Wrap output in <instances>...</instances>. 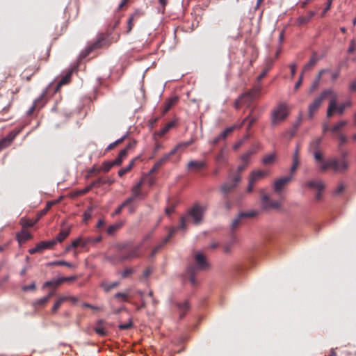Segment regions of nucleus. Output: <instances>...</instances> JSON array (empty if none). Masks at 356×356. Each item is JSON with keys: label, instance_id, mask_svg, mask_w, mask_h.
<instances>
[{"label": "nucleus", "instance_id": "e433bc0d", "mask_svg": "<svg viewBox=\"0 0 356 356\" xmlns=\"http://www.w3.org/2000/svg\"><path fill=\"white\" fill-rule=\"evenodd\" d=\"M119 284H120L119 282H114L112 283H108L106 282H103L101 284V286L104 289V290L106 292H108L111 290H112L113 289L118 287Z\"/></svg>", "mask_w": 356, "mask_h": 356}, {"label": "nucleus", "instance_id": "393cba45", "mask_svg": "<svg viewBox=\"0 0 356 356\" xmlns=\"http://www.w3.org/2000/svg\"><path fill=\"white\" fill-rule=\"evenodd\" d=\"M253 214L250 213H241L236 218L232 220L231 227L235 229L241 224V220L245 216H252Z\"/></svg>", "mask_w": 356, "mask_h": 356}, {"label": "nucleus", "instance_id": "f3484780", "mask_svg": "<svg viewBox=\"0 0 356 356\" xmlns=\"http://www.w3.org/2000/svg\"><path fill=\"white\" fill-rule=\"evenodd\" d=\"M47 102L46 92H44L38 99H36L32 106L27 111V115H31L36 109L42 108Z\"/></svg>", "mask_w": 356, "mask_h": 356}, {"label": "nucleus", "instance_id": "72a5a7b5", "mask_svg": "<svg viewBox=\"0 0 356 356\" xmlns=\"http://www.w3.org/2000/svg\"><path fill=\"white\" fill-rule=\"evenodd\" d=\"M256 153L254 147L250 149L247 152L243 154L241 156L242 162L248 164L252 155Z\"/></svg>", "mask_w": 356, "mask_h": 356}, {"label": "nucleus", "instance_id": "7ed1b4c3", "mask_svg": "<svg viewBox=\"0 0 356 356\" xmlns=\"http://www.w3.org/2000/svg\"><path fill=\"white\" fill-rule=\"evenodd\" d=\"M204 212V207L199 204H195L188 211L185 216L180 218L179 225L177 227H175V232L179 229H186V223L191 220H192L193 222L195 225L200 224L202 220Z\"/></svg>", "mask_w": 356, "mask_h": 356}, {"label": "nucleus", "instance_id": "052dcab7", "mask_svg": "<svg viewBox=\"0 0 356 356\" xmlns=\"http://www.w3.org/2000/svg\"><path fill=\"white\" fill-rule=\"evenodd\" d=\"M248 136H245L244 137V138L238 140V142H236L234 145V150H237L238 149H239L242 145L244 143L245 140L248 138Z\"/></svg>", "mask_w": 356, "mask_h": 356}, {"label": "nucleus", "instance_id": "2f4dec72", "mask_svg": "<svg viewBox=\"0 0 356 356\" xmlns=\"http://www.w3.org/2000/svg\"><path fill=\"white\" fill-rule=\"evenodd\" d=\"M95 331L97 334L102 337H104L107 334V330L102 321L98 322L97 326L95 327Z\"/></svg>", "mask_w": 356, "mask_h": 356}, {"label": "nucleus", "instance_id": "4d7b16f0", "mask_svg": "<svg viewBox=\"0 0 356 356\" xmlns=\"http://www.w3.org/2000/svg\"><path fill=\"white\" fill-rule=\"evenodd\" d=\"M77 279V277L76 276H70V277H60L59 280H60V282L61 283V284L65 282H72V281H74Z\"/></svg>", "mask_w": 356, "mask_h": 356}, {"label": "nucleus", "instance_id": "79ce46f5", "mask_svg": "<svg viewBox=\"0 0 356 356\" xmlns=\"http://www.w3.org/2000/svg\"><path fill=\"white\" fill-rule=\"evenodd\" d=\"M48 266H65L69 268H74L75 266L70 262L65 261H57L49 263Z\"/></svg>", "mask_w": 356, "mask_h": 356}, {"label": "nucleus", "instance_id": "bf43d9fd", "mask_svg": "<svg viewBox=\"0 0 356 356\" xmlns=\"http://www.w3.org/2000/svg\"><path fill=\"white\" fill-rule=\"evenodd\" d=\"M133 324H132V321L130 320L128 323H123V324H120L118 325V327L120 330H129L130 329L131 327H132Z\"/></svg>", "mask_w": 356, "mask_h": 356}, {"label": "nucleus", "instance_id": "37998d69", "mask_svg": "<svg viewBox=\"0 0 356 356\" xmlns=\"http://www.w3.org/2000/svg\"><path fill=\"white\" fill-rule=\"evenodd\" d=\"M347 124V122L345 120H342L337 123L334 126H333L330 131L333 133H337L340 129H341L343 127Z\"/></svg>", "mask_w": 356, "mask_h": 356}, {"label": "nucleus", "instance_id": "c03bdc74", "mask_svg": "<svg viewBox=\"0 0 356 356\" xmlns=\"http://www.w3.org/2000/svg\"><path fill=\"white\" fill-rule=\"evenodd\" d=\"M236 125L226 128L224 131L220 133V137L225 139L234 129H236Z\"/></svg>", "mask_w": 356, "mask_h": 356}, {"label": "nucleus", "instance_id": "69168bd1", "mask_svg": "<svg viewBox=\"0 0 356 356\" xmlns=\"http://www.w3.org/2000/svg\"><path fill=\"white\" fill-rule=\"evenodd\" d=\"M299 165V161H295V160H293V164L291 167V169H290V172H291V175H292L296 170V169L298 168Z\"/></svg>", "mask_w": 356, "mask_h": 356}, {"label": "nucleus", "instance_id": "a18cd8bd", "mask_svg": "<svg viewBox=\"0 0 356 356\" xmlns=\"http://www.w3.org/2000/svg\"><path fill=\"white\" fill-rule=\"evenodd\" d=\"M128 293H122V292H118L115 294L114 298L118 300H120L122 302H127L128 301Z\"/></svg>", "mask_w": 356, "mask_h": 356}, {"label": "nucleus", "instance_id": "dca6fc26", "mask_svg": "<svg viewBox=\"0 0 356 356\" xmlns=\"http://www.w3.org/2000/svg\"><path fill=\"white\" fill-rule=\"evenodd\" d=\"M261 196L262 206L264 209H279L280 207L281 204L278 201L271 200L268 195L264 193L263 191H261Z\"/></svg>", "mask_w": 356, "mask_h": 356}, {"label": "nucleus", "instance_id": "aec40b11", "mask_svg": "<svg viewBox=\"0 0 356 356\" xmlns=\"http://www.w3.org/2000/svg\"><path fill=\"white\" fill-rule=\"evenodd\" d=\"M76 65H73L71 69L68 70L65 74L58 81L55 89H60V88L69 83L71 75L76 70Z\"/></svg>", "mask_w": 356, "mask_h": 356}, {"label": "nucleus", "instance_id": "5701e85b", "mask_svg": "<svg viewBox=\"0 0 356 356\" xmlns=\"http://www.w3.org/2000/svg\"><path fill=\"white\" fill-rule=\"evenodd\" d=\"M207 167V163L201 161H191L187 164L188 169H193L195 170H199Z\"/></svg>", "mask_w": 356, "mask_h": 356}, {"label": "nucleus", "instance_id": "5fc2aeb1", "mask_svg": "<svg viewBox=\"0 0 356 356\" xmlns=\"http://www.w3.org/2000/svg\"><path fill=\"white\" fill-rule=\"evenodd\" d=\"M321 143V138L315 139L310 145L311 148L314 149V150L318 149Z\"/></svg>", "mask_w": 356, "mask_h": 356}, {"label": "nucleus", "instance_id": "864d4df0", "mask_svg": "<svg viewBox=\"0 0 356 356\" xmlns=\"http://www.w3.org/2000/svg\"><path fill=\"white\" fill-rule=\"evenodd\" d=\"M106 184V181L102 178H99L91 182L90 185L92 188L94 187H99L103 184Z\"/></svg>", "mask_w": 356, "mask_h": 356}, {"label": "nucleus", "instance_id": "e2e57ef3", "mask_svg": "<svg viewBox=\"0 0 356 356\" xmlns=\"http://www.w3.org/2000/svg\"><path fill=\"white\" fill-rule=\"evenodd\" d=\"M113 166H114V165L112 161L105 162L103 164V170L104 172H108Z\"/></svg>", "mask_w": 356, "mask_h": 356}, {"label": "nucleus", "instance_id": "49530a36", "mask_svg": "<svg viewBox=\"0 0 356 356\" xmlns=\"http://www.w3.org/2000/svg\"><path fill=\"white\" fill-rule=\"evenodd\" d=\"M129 200H125L122 202V204H120V206H119V207L115 209V211H114V213H113V216H116V215H119V214H120V213H121V212H122V209H123L125 207H127V206H128V205H129V204H130L129 203Z\"/></svg>", "mask_w": 356, "mask_h": 356}, {"label": "nucleus", "instance_id": "bb28decb", "mask_svg": "<svg viewBox=\"0 0 356 356\" xmlns=\"http://www.w3.org/2000/svg\"><path fill=\"white\" fill-rule=\"evenodd\" d=\"M31 237L32 235L29 232L24 230L17 234V240L19 244L25 243L28 240L31 239Z\"/></svg>", "mask_w": 356, "mask_h": 356}, {"label": "nucleus", "instance_id": "0e129e2a", "mask_svg": "<svg viewBox=\"0 0 356 356\" xmlns=\"http://www.w3.org/2000/svg\"><path fill=\"white\" fill-rule=\"evenodd\" d=\"M332 1L333 0H327L326 6L321 13L322 17H323L325 15V13L330 9Z\"/></svg>", "mask_w": 356, "mask_h": 356}, {"label": "nucleus", "instance_id": "de8ad7c7", "mask_svg": "<svg viewBox=\"0 0 356 356\" xmlns=\"http://www.w3.org/2000/svg\"><path fill=\"white\" fill-rule=\"evenodd\" d=\"M51 203L50 202H48L45 207L44 209H43L42 210L40 211L38 214H37V219H36V221L38 220H39L40 218H42L43 216H44L47 211L49 210V209L51 208Z\"/></svg>", "mask_w": 356, "mask_h": 356}, {"label": "nucleus", "instance_id": "473e14b6", "mask_svg": "<svg viewBox=\"0 0 356 356\" xmlns=\"http://www.w3.org/2000/svg\"><path fill=\"white\" fill-rule=\"evenodd\" d=\"M70 298L69 296H61L57 300L56 302H55V304L54 305V306L52 307V309H51V312L52 313H56L58 309L60 308V307L61 306V305L65 302V301H67L68 300V299Z\"/></svg>", "mask_w": 356, "mask_h": 356}, {"label": "nucleus", "instance_id": "20e7f679", "mask_svg": "<svg viewBox=\"0 0 356 356\" xmlns=\"http://www.w3.org/2000/svg\"><path fill=\"white\" fill-rule=\"evenodd\" d=\"M340 69L332 70L331 69H323L321 70L314 80L311 89H316L320 86V83H330L334 82L339 76Z\"/></svg>", "mask_w": 356, "mask_h": 356}, {"label": "nucleus", "instance_id": "b1692460", "mask_svg": "<svg viewBox=\"0 0 356 356\" xmlns=\"http://www.w3.org/2000/svg\"><path fill=\"white\" fill-rule=\"evenodd\" d=\"M268 175V172L266 170H256L251 172L250 178L252 181L257 182L260 179Z\"/></svg>", "mask_w": 356, "mask_h": 356}, {"label": "nucleus", "instance_id": "423d86ee", "mask_svg": "<svg viewBox=\"0 0 356 356\" xmlns=\"http://www.w3.org/2000/svg\"><path fill=\"white\" fill-rule=\"evenodd\" d=\"M195 260L196 265L191 266L188 270L189 280L192 285L196 284V280L195 275L199 270H203L208 268V263L205 257L200 252H197L195 255Z\"/></svg>", "mask_w": 356, "mask_h": 356}, {"label": "nucleus", "instance_id": "39448f33", "mask_svg": "<svg viewBox=\"0 0 356 356\" xmlns=\"http://www.w3.org/2000/svg\"><path fill=\"white\" fill-rule=\"evenodd\" d=\"M289 115V108L284 102L279 103L271 111L270 122L273 127H276L284 122Z\"/></svg>", "mask_w": 356, "mask_h": 356}, {"label": "nucleus", "instance_id": "680f3d73", "mask_svg": "<svg viewBox=\"0 0 356 356\" xmlns=\"http://www.w3.org/2000/svg\"><path fill=\"white\" fill-rule=\"evenodd\" d=\"M356 50V44L354 40H350L349 47L347 50L348 54H352Z\"/></svg>", "mask_w": 356, "mask_h": 356}, {"label": "nucleus", "instance_id": "13d9d810", "mask_svg": "<svg viewBox=\"0 0 356 356\" xmlns=\"http://www.w3.org/2000/svg\"><path fill=\"white\" fill-rule=\"evenodd\" d=\"M134 272V270L133 268H126L122 272V277L127 278L129 277Z\"/></svg>", "mask_w": 356, "mask_h": 356}, {"label": "nucleus", "instance_id": "9d476101", "mask_svg": "<svg viewBox=\"0 0 356 356\" xmlns=\"http://www.w3.org/2000/svg\"><path fill=\"white\" fill-rule=\"evenodd\" d=\"M332 95V90H323L321 95L314 99V101L309 106L308 115L309 118H312L314 113L321 106L323 101L330 99Z\"/></svg>", "mask_w": 356, "mask_h": 356}, {"label": "nucleus", "instance_id": "6ab92c4d", "mask_svg": "<svg viewBox=\"0 0 356 356\" xmlns=\"http://www.w3.org/2000/svg\"><path fill=\"white\" fill-rule=\"evenodd\" d=\"M91 240L88 239V237L83 238V237H79L76 239L74 240L70 245H67L65 248L66 252H69L71 250L72 248H75L79 246L84 248L87 246L88 244L90 243V241Z\"/></svg>", "mask_w": 356, "mask_h": 356}, {"label": "nucleus", "instance_id": "338daca9", "mask_svg": "<svg viewBox=\"0 0 356 356\" xmlns=\"http://www.w3.org/2000/svg\"><path fill=\"white\" fill-rule=\"evenodd\" d=\"M35 289H36V286H35V284L34 282H33L32 284H31L29 285L24 286L22 287V290L24 291H34Z\"/></svg>", "mask_w": 356, "mask_h": 356}, {"label": "nucleus", "instance_id": "f704fd0d", "mask_svg": "<svg viewBox=\"0 0 356 356\" xmlns=\"http://www.w3.org/2000/svg\"><path fill=\"white\" fill-rule=\"evenodd\" d=\"M136 159H137V158L133 159L127 167L121 168L118 171V175L120 177H122L123 175H124L125 174L129 172L132 169V168L134 167L135 161H136Z\"/></svg>", "mask_w": 356, "mask_h": 356}, {"label": "nucleus", "instance_id": "f257e3e1", "mask_svg": "<svg viewBox=\"0 0 356 356\" xmlns=\"http://www.w3.org/2000/svg\"><path fill=\"white\" fill-rule=\"evenodd\" d=\"M140 248L141 245H134L129 242L118 244L117 245V254L108 257V259L115 264L138 258L141 256Z\"/></svg>", "mask_w": 356, "mask_h": 356}, {"label": "nucleus", "instance_id": "0eeeda50", "mask_svg": "<svg viewBox=\"0 0 356 356\" xmlns=\"http://www.w3.org/2000/svg\"><path fill=\"white\" fill-rule=\"evenodd\" d=\"M192 144V141H188L184 143H181L177 145L169 153L164 154L160 159H159L153 165L152 168L150 170V173L153 174L156 172L165 163H167L170 157L174 154H177L178 152L183 151L185 148L188 147Z\"/></svg>", "mask_w": 356, "mask_h": 356}, {"label": "nucleus", "instance_id": "cd10ccee", "mask_svg": "<svg viewBox=\"0 0 356 356\" xmlns=\"http://www.w3.org/2000/svg\"><path fill=\"white\" fill-rule=\"evenodd\" d=\"M318 59L316 56V54L314 53L310 58L309 62L305 65L302 69V73H304L305 72L309 70L313 66L316 65V63L318 62Z\"/></svg>", "mask_w": 356, "mask_h": 356}, {"label": "nucleus", "instance_id": "1a4fd4ad", "mask_svg": "<svg viewBox=\"0 0 356 356\" xmlns=\"http://www.w3.org/2000/svg\"><path fill=\"white\" fill-rule=\"evenodd\" d=\"M351 105L350 101H347L339 106L337 104V99L331 95L329 106L327 111V117L330 118L334 112H337L339 115L343 114L345 109L350 107Z\"/></svg>", "mask_w": 356, "mask_h": 356}, {"label": "nucleus", "instance_id": "6e6d98bb", "mask_svg": "<svg viewBox=\"0 0 356 356\" xmlns=\"http://www.w3.org/2000/svg\"><path fill=\"white\" fill-rule=\"evenodd\" d=\"M250 115V118L248 120L249 122H248V127H247V131H248L250 130V129L251 128V127L257 122V117H254V116H252V112L249 114Z\"/></svg>", "mask_w": 356, "mask_h": 356}, {"label": "nucleus", "instance_id": "4c0bfd02", "mask_svg": "<svg viewBox=\"0 0 356 356\" xmlns=\"http://www.w3.org/2000/svg\"><path fill=\"white\" fill-rule=\"evenodd\" d=\"M315 12L314 11H309L308 13V15L306 17L300 16L298 19V22L299 24H304L308 23L310 19L314 16Z\"/></svg>", "mask_w": 356, "mask_h": 356}, {"label": "nucleus", "instance_id": "9b49d317", "mask_svg": "<svg viewBox=\"0 0 356 356\" xmlns=\"http://www.w3.org/2000/svg\"><path fill=\"white\" fill-rule=\"evenodd\" d=\"M241 179V176L239 174H234L233 176L229 177L227 180L221 186V192L225 195H227L236 187Z\"/></svg>", "mask_w": 356, "mask_h": 356}, {"label": "nucleus", "instance_id": "58836bf2", "mask_svg": "<svg viewBox=\"0 0 356 356\" xmlns=\"http://www.w3.org/2000/svg\"><path fill=\"white\" fill-rule=\"evenodd\" d=\"M216 161L219 164L225 163L227 161L225 149H221L216 156Z\"/></svg>", "mask_w": 356, "mask_h": 356}, {"label": "nucleus", "instance_id": "7c9ffc66", "mask_svg": "<svg viewBox=\"0 0 356 356\" xmlns=\"http://www.w3.org/2000/svg\"><path fill=\"white\" fill-rule=\"evenodd\" d=\"M277 159V156L275 153L267 154L264 156L262 159V163L265 165H270L275 163Z\"/></svg>", "mask_w": 356, "mask_h": 356}, {"label": "nucleus", "instance_id": "a211bd4d", "mask_svg": "<svg viewBox=\"0 0 356 356\" xmlns=\"http://www.w3.org/2000/svg\"><path fill=\"white\" fill-rule=\"evenodd\" d=\"M293 179V175H288L276 179L273 184V190L275 193H280Z\"/></svg>", "mask_w": 356, "mask_h": 356}, {"label": "nucleus", "instance_id": "8fccbe9b", "mask_svg": "<svg viewBox=\"0 0 356 356\" xmlns=\"http://www.w3.org/2000/svg\"><path fill=\"white\" fill-rule=\"evenodd\" d=\"M48 302H49L48 298H46L44 296L42 298H40V299L35 300L33 303V305L35 307H37V306L42 307V306L45 305Z\"/></svg>", "mask_w": 356, "mask_h": 356}, {"label": "nucleus", "instance_id": "f8f14e48", "mask_svg": "<svg viewBox=\"0 0 356 356\" xmlns=\"http://www.w3.org/2000/svg\"><path fill=\"white\" fill-rule=\"evenodd\" d=\"M106 44V40L103 37H99L92 44H88L84 50L81 51L79 55V58L83 59L88 56L93 50L99 49L104 46Z\"/></svg>", "mask_w": 356, "mask_h": 356}, {"label": "nucleus", "instance_id": "6e6552de", "mask_svg": "<svg viewBox=\"0 0 356 356\" xmlns=\"http://www.w3.org/2000/svg\"><path fill=\"white\" fill-rule=\"evenodd\" d=\"M259 95V90H247L243 93L235 102V108H239L242 105L250 106Z\"/></svg>", "mask_w": 356, "mask_h": 356}, {"label": "nucleus", "instance_id": "ddd939ff", "mask_svg": "<svg viewBox=\"0 0 356 356\" xmlns=\"http://www.w3.org/2000/svg\"><path fill=\"white\" fill-rule=\"evenodd\" d=\"M143 181H139L131 188V195L127 200L129 203H132L135 200H141L145 197V194L142 191Z\"/></svg>", "mask_w": 356, "mask_h": 356}, {"label": "nucleus", "instance_id": "a878e982", "mask_svg": "<svg viewBox=\"0 0 356 356\" xmlns=\"http://www.w3.org/2000/svg\"><path fill=\"white\" fill-rule=\"evenodd\" d=\"M178 100L179 97L177 96H174L170 98L165 104V106L162 111V115H164L166 113H168L170 108L175 105L178 102Z\"/></svg>", "mask_w": 356, "mask_h": 356}, {"label": "nucleus", "instance_id": "09e8293b", "mask_svg": "<svg viewBox=\"0 0 356 356\" xmlns=\"http://www.w3.org/2000/svg\"><path fill=\"white\" fill-rule=\"evenodd\" d=\"M314 156L316 161L321 163L320 166L322 165L323 163L326 161H323V154L318 149H316L314 151Z\"/></svg>", "mask_w": 356, "mask_h": 356}, {"label": "nucleus", "instance_id": "603ef678", "mask_svg": "<svg viewBox=\"0 0 356 356\" xmlns=\"http://www.w3.org/2000/svg\"><path fill=\"white\" fill-rule=\"evenodd\" d=\"M126 138V136H124L121 138L117 140L116 141L113 142V143H111L106 148L107 150H111L117 145H120Z\"/></svg>", "mask_w": 356, "mask_h": 356}, {"label": "nucleus", "instance_id": "c756f323", "mask_svg": "<svg viewBox=\"0 0 356 356\" xmlns=\"http://www.w3.org/2000/svg\"><path fill=\"white\" fill-rule=\"evenodd\" d=\"M70 229H65L60 230V232L57 235L56 238L55 239H53L52 241H56V244L59 242H63L70 234Z\"/></svg>", "mask_w": 356, "mask_h": 356}, {"label": "nucleus", "instance_id": "f03ea898", "mask_svg": "<svg viewBox=\"0 0 356 356\" xmlns=\"http://www.w3.org/2000/svg\"><path fill=\"white\" fill-rule=\"evenodd\" d=\"M347 155L348 153L346 152H342L341 159L337 157L328 159L325 162L322 163L318 170L322 172H325L328 170H332L334 172L337 173L345 172L348 168V163L346 160Z\"/></svg>", "mask_w": 356, "mask_h": 356}, {"label": "nucleus", "instance_id": "2eb2a0df", "mask_svg": "<svg viewBox=\"0 0 356 356\" xmlns=\"http://www.w3.org/2000/svg\"><path fill=\"white\" fill-rule=\"evenodd\" d=\"M20 132L21 129L13 130L6 137L1 138L0 140V152L9 147Z\"/></svg>", "mask_w": 356, "mask_h": 356}, {"label": "nucleus", "instance_id": "c85d7f7f", "mask_svg": "<svg viewBox=\"0 0 356 356\" xmlns=\"http://www.w3.org/2000/svg\"><path fill=\"white\" fill-rule=\"evenodd\" d=\"M306 185L308 187L316 189L317 191H323L325 188V184L322 181H309L306 183Z\"/></svg>", "mask_w": 356, "mask_h": 356}, {"label": "nucleus", "instance_id": "412c9836", "mask_svg": "<svg viewBox=\"0 0 356 356\" xmlns=\"http://www.w3.org/2000/svg\"><path fill=\"white\" fill-rule=\"evenodd\" d=\"M177 310L179 313L180 318H182L186 315V312L190 309L191 306L188 300H184L183 302L176 303Z\"/></svg>", "mask_w": 356, "mask_h": 356}, {"label": "nucleus", "instance_id": "4468645a", "mask_svg": "<svg viewBox=\"0 0 356 356\" xmlns=\"http://www.w3.org/2000/svg\"><path fill=\"white\" fill-rule=\"evenodd\" d=\"M56 245V241H43L36 244L35 247L29 250V252L31 254H33L38 252H42L46 249H51Z\"/></svg>", "mask_w": 356, "mask_h": 356}, {"label": "nucleus", "instance_id": "ea45409f", "mask_svg": "<svg viewBox=\"0 0 356 356\" xmlns=\"http://www.w3.org/2000/svg\"><path fill=\"white\" fill-rule=\"evenodd\" d=\"M60 284H61V283L60 282L59 278L56 279V280H52L47 281V282H44L42 286V289H45V288H48V287L56 288L58 286H60Z\"/></svg>", "mask_w": 356, "mask_h": 356}, {"label": "nucleus", "instance_id": "774afa93", "mask_svg": "<svg viewBox=\"0 0 356 356\" xmlns=\"http://www.w3.org/2000/svg\"><path fill=\"white\" fill-rule=\"evenodd\" d=\"M248 165V164L242 162V163L238 166L237 172L236 174H239L241 175V173L247 168Z\"/></svg>", "mask_w": 356, "mask_h": 356}, {"label": "nucleus", "instance_id": "4be33fe9", "mask_svg": "<svg viewBox=\"0 0 356 356\" xmlns=\"http://www.w3.org/2000/svg\"><path fill=\"white\" fill-rule=\"evenodd\" d=\"M175 228H172L170 230L168 235L158 245H156V247L154 248V249L152 250V255L156 254L157 252H159V250L169 241V240L175 234Z\"/></svg>", "mask_w": 356, "mask_h": 356}, {"label": "nucleus", "instance_id": "a19ab883", "mask_svg": "<svg viewBox=\"0 0 356 356\" xmlns=\"http://www.w3.org/2000/svg\"><path fill=\"white\" fill-rule=\"evenodd\" d=\"M122 226V222L116 223L112 225H110L106 232L108 235H113Z\"/></svg>", "mask_w": 356, "mask_h": 356}, {"label": "nucleus", "instance_id": "3c124183", "mask_svg": "<svg viewBox=\"0 0 356 356\" xmlns=\"http://www.w3.org/2000/svg\"><path fill=\"white\" fill-rule=\"evenodd\" d=\"M338 138H339V151L341 152V147L343 145H344L346 142H347V138L345 135L339 133L338 134Z\"/></svg>", "mask_w": 356, "mask_h": 356}, {"label": "nucleus", "instance_id": "c9c22d12", "mask_svg": "<svg viewBox=\"0 0 356 356\" xmlns=\"http://www.w3.org/2000/svg\"><path fill=\"white\" fill-rule=\"evenodd\" d=\"M175 124L174 122H170L155 134L159 137L163 136Z\"/></svg>", "mask_w": 356, "mask_h": 356}]
</instances>
